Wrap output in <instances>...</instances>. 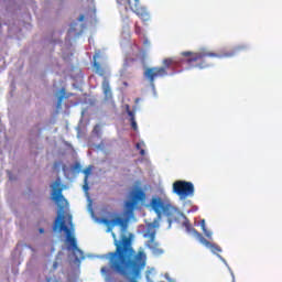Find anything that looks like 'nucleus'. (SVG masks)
I'll return each instance as SVG.
<instances>
[{
	"label": "nucleus",
	"instance_id": "nucleus-16",
	"mask_svg": "<svg viewBox=\"0 0 282 282\" xmlns=\"http://www.w3.org/2000/svg\"><path fill=\"white\" fill-rule=\"evenodd\" d=\"M93 65H94V68H95V73L98 74V76L105 77V74H107V72L100 65V63L95 61Z\"/></svg>",
	"mask_w": 282,
	"mask_h": 282
},
{
	"label": "nucleus",
	"instance_id": "nucleus-11",
	"mask_svg": "<svg viewBox=\"0 0 282 282\" xmlns=\"http://www.w3.org/2000/svg\"><path fill=\"white\" fill-rule=\"evenodd\" d=\"M101 89L104 91L106 102L113 100V93L111 91V85L109 84V79L107 77H104Z\"/></svg>",
	"mask_w": 282,
	"mask_h": 282
},
{
	"label": "nucleus",
	"instance_id": "nucleus-31",
	"mask_svg": "<svg viewBox=\"0 0 282 282\" xmlns=\"http://www.w3.org/2000/svg\"><path fill=\"white\" fill-rule=\"evenodd\" d=\"M84 19H85V15L79 17V21H84Z\"/></svg>",
	"mask_w": 282,
	"mask_h": 282
},
{
	"label": "nucleus",
	"instance_id": "nucleus-13",
	"mask_svg": "<svg viewBox=\"0 0 282 282\" xmlns=\"http://www.w3.org/2000/svg\"><path fill=\"white\" fill-rule=\"evenodd\" d=\"M183 226H184L186 232L188 235H193L196 239L199 240V238L203 237V235L199 231H197V229H195L193 227V225H191V220H188V218H185V220L183 221Z\"/></svg>",
	"mask_w": 282,
	"mask_h": 282
},
{
	"label": "nucleus",
	"instance_id": "nucleus-34",
	"mask_svg": "<svg viewBox=\"0 0 282 282\" xmlns=\"http://www.w3.org/2000/svg\"><path fill=\"white\" fill-rule=\"evenodd\" d=\"M46 281L50 282V281H52V279L47 278Z\"/></svg>",
	"mask_w": 282,
	"mask_h": 282
},
{
	"label": "nucleus",
	"instance_id": "nucleus-8",
	"mask_svg": "<svg viewBox=\"0 0 282 282\" xmlns=\"http://www.w3.org/2000/svg\"><path fill=\"white\" fill-rule=\"evenodd\" d=\"M65 185L61 183V177H57L52 185V197L54 202H56L59 210H65V206H67V199L63 196V189Z\"/></svg>",
	"mask_w": 282,
	"mask_h": 282
},
{
	"label": "nucleus",
	"instance_id": "nucleus-2",
	"mask_svg": "<svg viewBox=\"0 0 282 282\" xmlns=\"http://www.w3.org/2000/svg\"><path fill=\"white\" fill-rule=\"evenodd\" d=\"M65 219L66 224H68L69 227H67V225L65 224ZM69 228H74L72 215L68 214L65 216L63 214H58L53 225L54 232H56L57 230L58 232H65L67 250L73 253V257H75V261H83V259H85V253L83 252V250H80V248H78L76 237L72 235V229Z\"/></svg>",
	"mask_w": 282,
	"mask_h": 282
},
{
	"label": "nucleus",
	"instance_id": "nucleus-27",
	"mask_svg": "<svg viewBox=\"0 0 282 282\" xmlns=\"http://www.w3.org/2000/svg\"><path fill=\"white\" fill-rule=\"evenodd\" d=\"M101 274H109V268L102 267L101 268Z\"/></svg>",
	"mask_w": 282,
	"mask_h": 282
},
{
	"label": "nucleus",
	"instance_id": "nucleus-25",
	"mask_svg": "<svg viewBox=\"0 0 282 282\" xmlns=\"http://www.w3.org/2000/svg\"><path fill=\"white\" fill-rule=\"evenodd\" d=\"M73 171H80V169H82V165H80V163L79 162H76L74 165H73Z\"/></svg>",
	"mask_w": 282,
	"mask_h": 282
},
{
	"label": "nucleus",
	"instance_id": "nucleus-12",
	"mask_svg": "<svg viewBox=\"0 0 282 282\" xmlns=\"http://www.w3.org/2000/svg\"><path fill=\"white\" fill-rule=\"evenodd\" d=\"M198 241H200V243H203V246H205L206 248H209V250L213 252V254H217V257L219 259H221V257L219 256V252H221V247H219V245L212 243L210 241L205 239L204 236L198 238Z\"/></svg>",
	"mask_w": 282,
	"mask_h": 282
},
{
	"label": "nucleus",
	"instance_id": "nucleus-6",
	"mask_svg": "<svg viewBox=\"0 0 282 282\" xmlns=\"http://www.w3.org/2000/svg\"><path fill=\"white\" fill-rule=\"evenodd\" d=\"M119 6H124L126 10H130L135 15L141 19V21H149L151 19V14L147 7L142 6L140 0H121V2H117Z\"/></svg>",
	"mask_w": 282,
	"mask_h": 282
},
{
	"label": "nucleus",
	"instance_id": "nucleus-10",
	"mask_svg": "<svg viewBox=\"0 0 282 282\" xmlns=\"http://www.w3.org/2000/svg\"><path fill=\"white\" fill-rule=\"evenodd\" d=\"M102 224L107 226L108 232H111L113 230V227L120 226L121 232H127V228H129V219L128 218H122L120 216H117L113 219H102Z\"/></svg>",
	"mask_w": 282,
	"mask_h": 282
},
{
	"label": "nucleus",
	"instance_id": "nucleus-19",
	"mask_svg": "<svg viewBox=\"0 0 282 282\" xmlns=\"http://www.w3.org/2000/svg\"><path fill=\"white\" fill-rule=\"evenodd\" d=\"M134 33L138 35V36H144V33H142V26H140L138 24V22H135L134 24Z\"/></svg>",
	"mask_w": 282,
	"mask_h": 282
},
{
	"label": "nucleus",
	"instance_id": "nucleus-30",
	"mask_svg": "<svg viewBox=\"0 0 282 282\" xmlns=\"http://www.w3.org/2000/svg\"><path fill=\"white\" fill-rule=\"evenodd\" d=\"M39 232H40L41 235H43V232H45V229L40 228V229H39Z\"/></svg>",
	"mask_w": 282,
	"mask_h": 282
},
{
	"label": "nucleus",
	"instance_id": "nucleus-14",
	"mask_svg": "<svg viewBox=\"0 0 282 282\" xmlns=\"http://www.w3.org/2000/svg\"><path fill=\"white\" fill-rule=\"evenodd\" d=\"M147 199V194L142 189H137L132 196V200L138 204V202H144Z\"/></svg>",
	"mask_w": 282,
	"mask_h": 282
},
{
	"label": "nucleus",
	"instance_id": "nucleus-33",
	"mask_svg": "<svg viewBox=\"0 0 282 282\" xmlns=\"http://www.w3.org/2000/svg\"><path fill=\"white\" fill-rule=\"evenodd\" d=\"M147 43H149V40H144V45H147Z\"/></svg>",
	"mask_w": 282,
	"mask_h": 282
},
{
	"label": "nucleus",
	"instance_id": "nucleus-22",
	"mask_svg": "<svg viewBox=\"0 0 282 282\" xmlns=\"http://www.w3.org/2000/svg\"><path fill=\"white\" fill-rule=\"evenodd\" d=\"M83 191L89 195V181L84 180Z\"/></svg>",
	"mask_w": 282,
	"mask_h": 282
},
{
	"label": "nucleus",
	"instance_id": "nucleus-9",
	"mask_svg": "<svg viewBox=\"0 0 282 282\" xmlns=\"http://www.w3.org/2000/svg\"><path fill=\"white\" fill-rule=\"evenodd\" d=\"M151 228H155V226L150 225L148 231L144 234V237L149 238L145 246H147V248L152 250L153 254H162V252H164V251L162 249H160V243H158V241H155L156 231H155V229L151 230Z\"/></svg>",
	"mask_w": 282,
	"mask_h": 282
},
{
	"label": "nucleus",
	"instance_id": "nucleus-1",
	"mask_svg": "<svg viewBox=\"0 0 282 282\" xmlns=\"http://www.w3.org/2000/svg\"><path fill=\"white\" fill-rule=\"evenodd\" d=\"M116 250L107 253L109 268L112 272L124 276L129 282H138L142 270L147 267V253L140 250L135 253L131 238L121 236L118 241L116 234L112 232Z\"/></svg>",
	"mask_w": 282,
	"mask_h": 282
},
{
	"label": "nucleus",
	"instance_id": "nucleus-32",
	"mask_svg": "<svg viewBox=\"0 0 282 282\" xmlns=\"http://www.w3.org/2000/svg\"><path fill=\"white\" fill-rule=\"evenodd\" d=\"M117 1V3H122V0H116Z\"/></svg>",
	"mask_w": 282,
	"mask_h": 282
},
{
	"label": "nucleus",
	"instance_id": "nucleus-26",
	"mask_svg": "<svg viewBox=\"0 0 282 282\" xmlns=\"http://www.w3.org/2000/svg\"><path fill=\"white\" fill-rule=\"evenodd\" d=\"M205 237H207V239H210V237H213V232L208 231L207 229L203 230Z\"/></svg>",
	"mask_w": 282,
	"mask_h": 282
},
{
	"label": "nucleus",
	"instance_id": "nucleus-24",
	"mask_svg": "<svg viewBox=\"0 0 282 282\" xmlns=\"http://www.w3.org/2000/svg\"><path fill=\"white\" fill-rule=\"evenodd\" d=\"M93 133H95V135H100V124L94 127Z\"/></svg>",
	"mask_w": 282,
	"mask_h": 282
},
{
	"label": "nucleus",
	"instance_id": "nucleus-18",
	"mask_svg": "<svg viewBox=\"0 0 282 282\" xmlns=\"http://www.w3.org/2000/svg\"><path fill=\"white\" fill-rule=\"evenodd\" d=\"M91 169H94V166L89 165L87 169L83 171L85 175L84 180H86V182H89V175H91Z\"/></svg>",
	"mask_w": 282,
	"mask_h": 282
},
{
	"label": "nucleus",
	"instance_id": "nucleus-3",
	"mask_svg": "<svg viewBox=\"0 0 282 282\" xmlns=\"http://www.w3.org/2000/svg\"><path fill=\"white\" fill-rule=\"evenodd\" d=\"M248 50V45L239 44L235 46L231 51L225 52L223 54L213 53L209 51H200L198 53L193 52H183L181 53L182 56H185L187 65L189 67H199L200 69L206 66L202 65H193L194 63H197V61H204V58H232V56H236V54H240V52H246Z\"/></svg>",
	"mask_w": 282,
	"mask_h": 282
},
{
	"label": "nucleus",
	"instance_id": "nucleus-23",
	"mask_svg": "<svg viewBox=\"0 0 282 282\" xmlns=\"http://www.w3.org/2000/svg\"><path fill=\"white\" fill-rule=\"evenodd\" d=\"M137 149L138 151H140V155L144 156L147 155V152L144 151V149H142V143H137Z\"/></svg>",
	"mask_w": 282,
	"mask_h": 282
},
{
	"label": "nucleus",
	"instance_id": "nucleus-21",
	"mask_svg": "<svg viewBox=\"0 0 282 282\" xmlns=\"http://www.w3.org/2000/svg\"><path fill=\"white\" fill-rule=\"evenodd\" d=\"M61 96L58 97V100H57V107H61V104L63 102V99L65 98V88H62L61 89Z\"/></svg>",
	"mask_w": 282,
	"mask_h": 282
},
{
	"label": "nucleus",
	"instance_id": "nucleus-20",
	"mask_svg": "<svg viewBox=\"0 0 282 282\" xmlns=\"http://www.w3.org/2000/svg\"><path fill=\"white\" fill-rule=\"evenodd\" d=\"M61 166H63V171H65V165H63L62 161H57L53 164L54 171H61Z\"/></svg>",
	"mask_w": 282,
	"mask_h": 282
},
{
	"label": "nucleus",
	"instance_id": "nucleus-15",
	"mask_svg": "<svg viewBox=\"0 0 282 282\" xmlns=\"http://www.w3.org/2000/svg\"><path fill=\"white\" fill-rule=\"evenodd\" d=\"M138 203L135 200H128L126 203V213L127 215L133 216V210H135V205Z\"/></svg>",
	"mask_w": 282,
	"mask_h": 282
},
{
	"label": "nucleus",
	"instance_id": "nucleus-5",
	"mask_svg": "<svg viewBox=\"0 0 282 282\" xmlns=\"http://www.w3.org/2000/svg\"><path fill=\"white\" fill-rule=\"evenodd\" d=\"M150 207L159 219H162V215L169 219H173V215H175V207L171 204V202L160 196H153L151 198Z\"/></svg>",
	"mask_w": 282,
	"mask_h": 282
},
{
	"label": "nucleus",
	"instance_id": "nucleus-7",
	"mask_svg": "<svg viewBox=\"0 0 282 282\" xmlns=\"http://www.w3.org/2000/svg\"><path fill=\"white\" fill-rule=\"evenodd\" d=\"M173 193L177 195L180 199L193 197V195H195V185L188 181H176L173 183Z\"/></svg>",
	"mask_w": 282,
	"mask_h": 282
},
{
	"label": "nucleus",
	"instance_id": "nucleus-4",
	"mask_svg": "<svg viewBox=\"0 0 282 282\" xmlns=\"http://www.w3.org/2000/svg\"><path fill=\"white\" fill-rule=\"evenodd\" d=\"M163 66L161 67H149L144 70V77L149 80L150 85L155 84V78H164V76H169V72L166 69H171V67H177L180 65V61L167 57L162 62Z\"/></svg>",
	"mask_w": 282,
	"mask_h": 282
},
{
	"label": "nucleus",
	"instance_id": "nucleus-29",
	"mask_svg": "<svg viewBox=\"0 0 282 282\" xmlns=\"http://www.w3.org/2000/svg\"><path fill=\"white\" fill-rule=\"evenodd\" d=\"M56 268H58V262L53 263V270H56Z\"/></svg>",
	"mask_w": 282,
	"mask_h": 282
},
{
	"label": "nucleus",
	"instance_id": "nucleus-28",
	"mask_svg": "<svg viewBox=\"0 0 282 282\" xmlns=\"http://www.w3.org/2000/svg\"><path fill=\"white\" fill-rule=\"evenodd\" d=\"M202 230H206V220L200 221Z\"/></svg>",
	"mask_w": 282,
	"mask_h": 282
},
{
	"label": "nucleus",
	"instance_id": "nucleus-17",
	"mask_svg": "<svg viewBox=\"0 0 282 282\" xmlns=\"http://www.w3.org/2000/svg\"><path fill=\"white\" fill-rule=\"evenodd\" d=\"M128 116L130 117L131 128L133 131H138V122H135V115L133 111L128 110Z\"/></svg>",
	"mask_w": 282,
	"mask_h": 282
}]
</instances>
